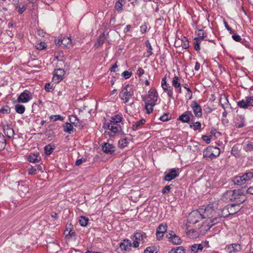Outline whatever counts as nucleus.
<instances>
[{"mask_svg": "<svg viewBox=\"0 0 253 253\" xmlns=\"http://www.w3.org/2000/svg\"><path fill=\"white\" fill-rule=\"evenodd\" d=\"M134 94V89L132 85L126 84L121 90L119 96L125 103L130 101Z\"/></svg>", "mask_w": 253, "mask_h": 253, "instance_id": "obj_1", "label": "nucleus"}, {"mask_svg": "<svg viewBox=\"0 0 253 253\" xmlns=\"http://www.w3.org/2000/svg\"><path fill=\"white\" fill-rule=\"evenodd\" d=\"M253 178V173L248 172L241 176H238L234 178L233 181L236 185H241Z\"/></svg>", "mask_w": 253, "mask_h": 253, "instance_id": "obj_2", "label": "nucleus"}, {"mask_svg": "<svg viewBox=\"0 0 253 253\" xmlns=\"http://www.w3.org/2000/svg\"><path fill=\"white\" fill-rule=\"evenodd\" d=\"M220 151L218 147L211 146L207 148L204 152V156L210 158L211 159L218 156Z\"/></svg>", "mask_w": 253, "mask_h": 253, "instance_id": "obj_3", "label": "nucleus"}, {"mask_svg": "<svg viewBox=\"0 0 253 253\" xmlns=\"http://www.w3.org/2000/svg\"><path fill=\"white\" fill-rule=\"evenodd\" d=\"M200 210L203 219L207 218V219H210L215 214V211L210 206H203L202 208H200Z\"/></svg>", "mask_w": 253, "mask_h": 253, "instance_id": "obj_4", "label": "nucleus"}, {"mask_svg": "<svg viewBox=\"0 0 253 253\" xmlns=\"http://www.w3.org/2000/svg\"><path fill=\"white\" fill-rule=\"evenodd\" d=\"M203 219L200 209L192 211L188 217V221L190 223L195 224Z\"/></svg>", "mask_w": 253, "mask_h": 253, "instance_id": "obj_5", "label": "nucleus"}, {"mask_svg": "<svg viewBox=\"0 0 253 253\" xmlns=\"http://www.w3.org/2000/svg\"><path fill=\"white\" fill-rule=\"evenodd\" d=\"M235 194L234 196V201L235 204L241 205L247 200V197L244 195L241 190H234Z\"/></svg>", "mask_w": 253, "mask_h": 253, "instance_id": "obj_6", "label": "nucleus"}, {"mask_svg": "<svg viewBox=\"0 0 253 253\" xmlns=\"http://www.w3.org/2000/svg\"><path fill=\"white\" fill-rule=\"evenodd\" d=\"M237 105L241 108L247 109L250 106H253V96H247L245 99L237 102Z\"/></svg>", "mask_w": 253, "mask_h": 253, "instance_id": "obj_7", "label": "nucleus"}, {"mask_svg": "<svg viewBox=\"0 0 253 253\" xmlns=\"http://www.w3.org/2000/svg\"><path fill=\"white\" fill-rule=\"evenodd\" d=\"M32 98V95L28 90H24L21 93L17 98V102L19 103H27Z\"/></svg>", "mask_w": 253, "mask_h": 253, "instance_id": "obj_8", "label": "nucleus"}, {"mask_svg": "<svg viewBox=\"0 0 253 253\" xmlns=\"http://www.w3.org/2000/svg\"><path fill=\"white\" fill-rule=\"evenodd\" d=\"M52 81L55 83H58L63 80L65 74V71L62 69L58 68L55 69Z\"/></svg>", "mask_w": 253, "mask_h": 253, "instance_id": "obj_9", "label": "nucleus"}, {"mask_svg": "<svg viewBox=\"0 0 253 253\" xmlns=\"http://www.w3.org/2000/svg\"><path fill=\"white\" fill-rule=\"evenodd\" d=\"M179 173V169L178 168L171 169L169 170V172L166 174L164 179L168 181H170L177 177Z\"/></svg>", "mask_w": 253, "mask_h": 253, "instance_id": "obj_10", "label": "nucleus"}, {"mask_svg": "<svg viewBox=\"0 0 253 253\" xmlns=\"http://www.w3.org/2000/svg\"><path fill=\"white\" fill-rule=\"evenodd\" d=\"M193 113L197 117H201L202 116V110L201 106L196 101H192L191 104Z\"/></svg>", "mask_w": 253, "mask_h": 253, "instance_id": "obj_11", "label": "nucleus"}, {"mask_svg": "<svg viewBox=\"0 0 253 253\" xmlns=\"http://www.w3.org/2000/svg\"><path fill=\"white\" fill-rule=\"evenodd\" d=\"M241 208L242 207L240 206V205L232 204L225 207V211L228 210L230 214H234L240 211Z\"/></svg>", "mask_w": 253, "mask_h": 253, "instance_id": "obj_12", "label": "nucleus"}, {"mask_svg": "<svg viewBox=\"0 0 253 253\" xmlns=\"http://www.w3.org/2000/svg\"><path fill=\"white\" fill-rule=\"evenodd\" d=\"M55 43L59 45H60L61 43L68 48L70 47L73 45L72 40L70 37H64L61 40H59L58 42L55 41Z\"/></svg>", "mask_w": 253, "mask_h": 253, "instance_id": "obj_13", "label": "nucleus"}, {"mask_svg": "<svg viewBox=\"0 0 253 253\" xmlns=\"http://www.w3.org/2000/svg\"><path fill=\"white\" fill-rule=\"evenodd\" d=\"M221 220L220 216H215L212 217L210 219H207L206 222L204 223L205 226L208 227V229H209L211 226H213L215 224L219 222Z\"/></svg>", "mask_w": 253, "mask_h": 253, "instance_id": "obj_14", "label": "nucleus"}, {"mask_svg": "<svg viewBox=\"0 0 253 253\" xmlns=\"http://www.w3.org/2000/svg\"><path fill=\"white\" fill-rule=\"evenodd\" d=\"M235 192L233 190H228L222 195V200L224 201L229 202L234 201Z\"/></svg>", "mask_w": 253, "mask_h": 253, "instance_id": "obj_15", "label": "nucleus"}, {"mask_svg": "<svg viewBox=\"0 0 253 253\" xmlns=\"http://www.w3.org/2000/svg\"><path fill=\"white\" fill-rule=\"evenodd\" d=\"M245 120L243 116L237 115L234 120L235 126L238 128L243 127L245 126Z\"/></svg>", "mask_w": 253, "mask_h": 253, "instance_id": "obj_16", "label": "nucleus"}, {"mask_svg": "<svg viewBox=\"0 0 253 253\" xmlns=\"http://www.w3.org/2000/svg\"><path fill=\"white\" fill-rule=\"evenodd\" d=\"M102 148L104 152L107 154H112L115 151V147L112 143H103Z\"/></svg>", "mask_w": 253, "mask_h": 253, "instance_id": "obj_17", "label": "nucleus"}, {"mask_svg": "<svg viewBox=\"0 0 253 253\" xmlns=\"http://www.w3.org/2000/svg\"><path fill=\"white\" fill-rule=\"evenodd\" d=\"M148 96L149 99L146 100V101H151L156 103L158 100V95L155 89H152L150 90L148 92Z\"/></svg>", "mask_w": 253, "mask_h": 253, "instance_id": "obj_18", "label": "nucleus"}, {"mask_svg": "<svg viewBox=\"0 0 253 253\" xmlns=\"http://www.w3.org/2000/svg\"><path fill=\"white\" fill-rule=\"evenodd\" d=\"M227 252L229 253H237L241 250V246L239 244H232L226 247Z\"/></svg>", "mask_w": 253, "mask_h": 253, "instance_id": "obj_19", "label": "nucleus"}, {"mask_svg": "<svg viewBox=\"0 0 253 253\" xmlns=\"http://www.w3.org/2000/svg\"><path fill=\"white\" fill-rule=\"evenodd\" d=\"M146 233L144 232H136L134 234L135 240L142 244L145 242V239L146 238Z\"/></svg>", "mask_w": 253, "mask_h": 253, "instance_id": "obj_20", "label": "nucleus"}, {"mask_svg": "<svg viewBox=\"0 0 253 253\" xmlns=\"http://www.w3.org/2000/svg\"><path fill=\"white\" fill-rule=\"evenodd\" d=\"M29 162L31 163H36L41 161V158L39 156V153L36 152L30 155L28 158Z\"/></svg>", "mask_w": 253, "mask_h": 253, "instance_id": "obj_21", "label": "nucleus"}, {"mask_svg": "<svg viewBox=\"0 0 253 253\" xmlns=\"http://www.w3.org/2000/svg\"><path fill=\"white\" fill-rule=\"evenodd\" d=\"M190 115H192L191 112L187 111L179 116L178 120L181 121L183 123H188L190 121Z\"/></svg>", "mask_w": 253, "mask_h": 253, "instance_id": "obj_22", "label": "nucleus"}, {"mask_svg": "<svg viewBox=\"0 0 253 253\" xmlns=\"http://www.w3.org/2000/svg\"><path fill=\"white\" fill-rule=\"evenodd\" d=\"M131 246V242L128 239H125L120 243V248L122 251H126Z\"/></svg>", "mask_w": 253, "mask_h": 253, "instance_id": "obj_23", "label": "nucleus"}, {"mask_svg": "<svg viewBox=\"0 0 253 253\" xmlns=\"http://www.w3.org/2000/svg\"><path fill=\"white\" fill-rule=\"evenodd\" d=\"M145 108L146 110L147 113L148 114L152 113L153 111V107L156 104V103L145 101Z\"/></svg>", "mask_w": 253, "mask_h": 253, "instance_id": "obj_24", "label": "nucleus"}, {"mask_svg": "<svg viewBox=\"0 0 253 253\" xmlns=\"http://www.w3.org/2000/svg\"><path fill=\"white\" fill-rule=\"evenodd\" d=\"M108 128L112 132L116 133L119 131V125L117 124L110 123L108 125Z\"/></svg>", "mask_w": 253, "mask_h": 253, "instance_id": "obj_25", "label": "nucleus"}, {"mask_svg": "<svg viewBox=\"0 0 253 253\" xmlns=\"http://www.w3.org/2000/svg\"><path fill=\"white\" fill-rule=\"evenodd\" d=\"M219 101L224 110H225V108L228 107V106L230 105L227 97L225 95L220 97Z\"/></svg>", "mask_w": 253, "mask_h": 253, "instance_id": "obj_26", "label": "nucleus"}, {"mask_svg": "<svg viewBox=\"0 0 253 253\" xmlns=\"http://www.w3.org/2000/svg\"><path fill=\"white\" fill-rule=\"evenodd\" d=\"M75 129L74 128L72 125L70 123H67L63 126V130L69 133H71L74 132Z\"/></svg>", "mask_w": 253, "mask_h": 253, "instance_id": "obj_27", "label": "nucleus"}, {"mask_svg": "<svg viewBox=\"0 0 253 253\" xmlns=\"http://www.w3.org/2000/svg\"><path fill=\"white\" fill-rule=\"evenodd\" d=\"M54 149H55V146L54 145H51V144H49L44 147V153L46 155H49L53 151Z\"/></svg>", "mask_w": 253, "mask_h": 253, "instance_id": "obj_28", "label": "nucleus"}, {"mask_svg": "<svg viewBox=\"0 0 253 253\" xmlns=\"http://www.w3.org/2000/svg\"><path fill=\"white\" fill-rule=\"evenodd\" d=\"M105 40V35L104 34H102L97 39L96 42L95 43L94 46L96 47H99L101 46L103 43L104 42Z\"/></svg>", "mask_w": 253, "mask_h": 253, "instance_id": "obj_29", "label": "nucleus"}, {"mask_svg": "<svg viewBox=\"0 0 253 253\" xmlns=\"http://www.w3.org/2000/svg\"><path fill=\"white\" fill-rule=\"evenodd\" d=\"M146 46L147 48V52L146 53V56L147 57H150L153 54L152 47L149 41H147L145 42Z\"/></svg>", "mask_w": 253, "mask_h": 253, "instance_id": "obj_30", "label": "nucleus"}, {"mask_svg": "<svg viewBox=\"0 0 253 253\" xmlns=\"http://www.w3.org/2000/svg\"><path fill=\"white\" fill-rule=\"evenodd\" d=\"M169 253H185V250L183 247H177L171 249Z\"/></svg>", "mask_w": 253, "mask_h": 253, "instance_id": "obj_31", "label": "nucleus"}, {"mask_svg": "<svg viewBox=\"0 0 253 253\" xmlns=\"http://www.w3.org/2000/svg\"><path fill=\"white\" fill-rule=\"evenodd\" d=\"M172 84L175 88L179 87L181 85L179 81V79L177 76H174V77L173 78L172 81Z\"/></svg>", "mask_w": 253, "mask_h": 253, "instance_id": "obj_32", "label": "nucleus"}, {"mask_svg": "<svg viewBox=\"0 0 253 253\" xmlns=\"http://www.w3.org/2000/svg\"><path fill=\"white\" fill-rule=\"evenodd\" d=\"M15 109L16 112L20 114L24 113L25 111V108L24 106L20 104H16L15 106Z\"/></svg>", "mask_w": 253, "mask_h": 253, "instance_id": "obj_33", "label": "nucleus"}, {"mask_svg": "<svg viewBox=\"0 0 253 253\" xmlns=\"http://www.w3.org/2000/svg\"><path fill=\"white\" fill-rule=\"evenodd\" d=\"M170 241L175 245H179L181 243V240L179 237L176 236L175 234H173V236L170 239Z\"/></svg>", "mask_w": 253, "mask_h": 253, "instance_id": "obj_34", "label": "nucleus"}, {"mask_svg": "<svg viewBox=\"0 0 253 253\" xmlns=\"http://www.w3.org/2000/svg\"><path fill=\"white\" fill-rule=\"evenodd\" d=\"M145 123V120L142 119L140 120L139 121L135 122L132 125V128L133 129L136 130L140 126L144 124Z\"/></svg>", "mask_w": 253, "mask_h": 253, "instance_id": "obj_35", "label": "nucleus"}, {"mask_svg": "<svg viewBox=\"0 0 253 253\" xmlns=\"http://www.w3.org/2000/svg\"><path fill=\"white\" fill-rule=\"evenodd\" d=\"M88 218L85 216H81V219L79 220L80 224L82 226H86L87 225Z\"/></svg>", "mask_w": 253, "mask_h": 253, "instance_id": "obj_36", "label": "nucleus"}, {"mask_svg": "<svg viewBox=\"0 0 253 253\" xmlns=\"http://www.w3.org/2000/svg\"><path fill=\"white\" fill-rule=\"evenodd\" d=\"M167 226L166 224H161L157 228V231L165 233L167 231Z\"/></svg>", "mask_w": 253, "mask_h": 253, "instance_id": "obj_37", "label": "nucleus"}, {"mask_svg": "<svg viewBox=\"0 0 253 253\" xmlns=\"http://www.w3.org/2000/svg\"><path fill=\"white\" fill-rule=\"evenodd\" d=\"M182 86L184 88L187 90V92L186 96L188 97V99H191L192 97V91L186 84H182Z\"/></svg>", "mask_w": 253, "mask_h": 253, "instance_id": "obj_38", "label": "nucleus"}, {"mask_svg": "<svg viewBox=\"0 0 253 253\" xmlns=\"http://www.w3.org/2000/svg\"><path fill=\"white\" fill-rule=\"evenodd\" d=\"M201 40L198 39V38H195L194 39V48L196 50L198 51L200 49V43L201 42Z\"/></svg>", "mask_w": 253, "mask_h": 253, "instance_id": "obj_39", "label": "nucleus"}, {"mask_svg": "<svg viewBox=\"0 0 253 253\" xmlns=\"http://www.w3.org/2000/svg\"><path fill=\"white\" fill-rule=\"evenodd\" d=\"M161 84H162V87H163V88L164 90H168V88L170 87L169 86V84L167 83L166 77H164L163 78V79L162 80Z\"/></svg>", "mask_w": 253, "mask_h": 253, "instance_id": "obj_40", "label": "nucleus"}, {"mask_svg": "<svg viewBox=\"0 0 253 253\" xmlns=\"http://www.w3.org/2000/svg\"><path fill=\"white\" fill-rule=\"evenodd\" d=\"M123 5H124V4L123 2H121L120 0H119L117 2H116L115 7L117 11H121L123 10Z\"/></svg>", "mask_w": 253, "mask_h": 253, "instance_id": "obj_41", "label": "nucleus"}, {"mask_svg": "<svg viewBox=\"0 0 253 253\" xmlns=\"http://www.w3.org/2000/svg\"><path fill=\"white\" fill-rule=\"evenodd\" d=\"M181 46L183 48L187 49L189 47V42L186 37H184L181 41Z\"/></svg>", "mask_w": 253, "mask_h": 253, "instance_id": "obj_42", "label": "nucleus"}, {"mask_svg": "<svg viewBox=\"0 0 253 253\" xmlns=\"http://www.w3.org/2000/svg\"><path fill=\"white\" fill-rule=\"evenodd\" d=\"M191 128H193L195 130L200 129L201 127V124L199 122L193 123L190 125Z\"/></svg>", "mask_w": 253, "mask_h": 253, "instance_id": "obj_43", "label": "nucleus"}, {"mask_svg": "<svg viewBox=\"0 0 253 253\" xmlns=\"http://www.w3.org/2000/svg\"><path fill=\"white\" fill-rule=\"evenodd\" d=\"M121 117L120 116H116L115 117H112L110 123L118 124L121 121Z\"/></svg>", "mask_w": 253, "mask_h": 253, "instance_id": "obj_44", "label": "nucleus"}, {"mask_svg": "<svg viewBox=\"0 0 253 253\" xmlns=\"http://www.w3.org/2000/svg\"><path fill=\"white\" fill-rule=\"evenodd\" d=\"M50 118L51 120H52L53 122H55L59 120L63 121L64 118L59 115H56L51 116Z\"/></svg>", "mask_w": 253, "mask_h": 253, "instance_id": "obj_45", "label": "nucleus"}, {"mask_svg": "<svg viewBox=\"0 0 253 253\" xmlns=\"http://www.w3.org/2000/svg\"><path fill=\"white\" fill-rule=\"evenodd\" d=\"M28 171L29 174L31 175H34L36 174L37 172V169L35 167H34L32 166H31L28 169Z\"/></svg>", "mask_w": 253, "mask_h": 253, "instance_id": "obj_46", "label": "nucleus"}, {"mask_svg": "<svg viewBox=\"0 0 253 253\" xmlns=\"http://www.w3.org/2000/svg\"><path fill=\"white\" fill-rule=\"evenodd\" d=\"M205 33H204V31L200 30L198 32V37L196 38H198V39L202 41L204 38V37H205Z\"/></svg>", "mask_w": 253, "mask_h": 253, "instance_id": "obj_47", "label": "nucleus"}, {"mask_svg": "<svg viewBox=\"0 0 253 253\" xmlns=\"http://www.w3.org/2000/svg\"><path fill=\"white\" fill-rule=\"evenodd\" d=\"M144 253H157L154 247H147L144 251Z\"/></svg>", "mask_w": 253, "mask_h": 253, "instance_id": "obj_48", "label": "nucleus"}, {"mask_svg": "<svg viewBox=\"0 0 253 253\" xmlns=\"http://www.w3.org/2000/svg\"><path fill=\"white\" fill-rule=\"evenodd\" d=\"M36 47L37 49H39V50L43 49L46 47L45 43V42H41L38 43L36 45Z\"/></svg>", "mask_w": 253, "mask_h": 253, "instance_id": "obj_49", "label": "nucleus"}, {"mask_svg": "<svg viewBox=\"0 0 253 253\" xmlns=\"http://www.w3.org/2000/svg\"><path fill=\"white\" fill-rule=\"evenodd\" d=\"M70 121L71 123L73 124H77V123L76 121L79 122V120L77 118V117L75 115H72L70 117Z\"/></svg>", "mask_w": 253, "mask_h": 253, "instance_id": "obj_50", "label": "nucleus"}, {"mask_svg": "<svg viewBox=\"0 0 253 253\" xmlns=\"http://www.w3.org/2000/svg\"><path fill=\"white\" fill-rule=\"evenodd\" d=\"M44 88L46 91L50 92L53 90V85L50 83L46 84L44 86Z\"/></svg>", "mask_w": 253, "mask_h": 253, "instance_id": "obj_51", "label": "nucleus"}, {"mask_svg": "<svg viewBox=\"0 0 253 253\" xmlns=\"http://www.w3.org/2000/svg\"><path fill=\"white\" fill-rule=\"evenodd\" d=\"M244 149L246 151H251L253 150V145L252 143H247V145L244 146Z\"/></svg>", "mask_w": 253, "mask_h": 253, "instance_id": "obj_52", "label": "nucleus"}, {"mask_svg": "<svg viewBox=\"0 0 253 253\" xmlns=\"http://www.w3.org/2000/svg\"><path fill=\"white\" fill-rule=\"evenodd\" d=\"M229 215H230V214L229 213L228 210L225 211L224 207L221 211L220 217H225L228 216Z\"/></svg>", "mask_w": 253, "mask_h": 253, "instance_id": "obj_53", "label": "nucleus"}, {"mask_svg": "<svg viewBox=\"0 0 253 253\" xmlns=\"http://www.w3.org/2000/svg\"><path fill=\"white\" fill-rule=\"evenodd\" d=\"M131 75V73L127 71H125L123 72L122 73V76L126 79H128L129 78H130Z\"/></svg>", "mask_w": 253, "mask_h": 253, "instance_id": "obj_54", "label": "nucleus"}, {"mask_svg": "<svg viewBox=\"0 0 253 253\" xmlns=\"http://www.w3.org/2000/svg\"><path fill=\"white\" fill-rule=\"evenodd\" d=\"M232 39L236 42H241L242 39L238 35L234 34L232 36Z\"/></svg>", "mask_w": 253, "mask_h": 253, "instance_id": "obj_55", "label": "nucleus"}, {"mask_svg": "<svg viewBox=\"0 0 253 253\" xmlns=\"http://www.w3.org/2000/svg\"><path fill=\"white\" fill-rule=\"evenodd\" d=\"M170 189V185H167L163 188L162 192L163 194L168 193L169 192Z\"/></svg>", "mask_w": 253, "mask_h": 253, "instance_id": "obj_56", "label": "nucleus"}, {"mask_svg": "<svg viewBox=\"0 0 253 253\" xmlns=\"http://www.w3.org/2000/svg\"><path fill=\"white\" fill-rule=\"evenodd\" d=\"M160 119L163 122L167 121L169 120V116L168 114H165L164 115H163L162 116H161L160 117Z\"/></svg>", "mask_w": 253, "mask_h": 253, "instance_id": "obj_57", "label": "nucleus"}, {"mask_svg": "<svg viewBox=\"0 0 253 253\" xmlns=\"http://www.w3.org/2000/svg\"><path fill=\"white\" fill-rule=\"evenodd\" d=\"M86 161V160L83 158H82L81 159H78L76 162V165L79 166L81 164H82L83 162H84Z\"/></svg>", "mask_w": 253, "mask_h": 253, "instance_id": "obj_58", "label": "nucleus"}, {"mask_svg": "<svg viewBox=\"0 0 253 253\" xmlns=\"http://www.w3.org/2000/svg\"><path fill=\"white\" fill-rule=\"evenodd\" d=\"M137 75L138 76L140 77L142 76V75L144 73V70L142 68H139L137 69Z\"/></svg>", "mask_w": 253, "mask_h": 253, "instance_id": "obj_59", "label": "nucleus"}, {"mask_svg": "<svg viewBox=\"0 0 253 253\" xmlns=\"http://www.w3.org/2000/svg\"><path fill=\"white\" fill-rule=\"evenodd\" d=\"M164 234V233H161V232L156 231V236L158 240H160L162 239Z\"/></svg>", "mask_w": 253, "mask_h": 253, "instance_id": "obj_60", "label": "nucleus"}, {"mask_svg": "<svg viewBox=\"0 0 253 253\" xmlns=\"http://www.w3.org/2000/svg\"><path fill=\"white\" fill-rule=\"evenodd\" d=\"M191 251L194 253L198 252V250L197 248V244H194L191 246Z\"/></svg>", "mask_w": 253, "mask_h": 253, "instance_id": "obj_61", "label": "nucleus"}, {"mask_svg": "<svg viewBox=\"0 0 253 253\" xmlns=\"http://www.w3.org/2000/svg\"><path fill=\"white\" fill-rule=\"evenodd\" d=\"M224 24H225V26L226 27V28L227 29V30L230 32V34H233L234 32L233 31V30H232V29L229 27V26L227 24V22H224Z\"/></svg>", "mask_w": 253, "mask_h": 253, "instance_id": "obj_62", "label": "nucleus"}, {"mask_svg": "<svg viewBox=\"0 0 253 253\" xmlns=\"http://www.w3.org/2000/svg\"><path fill=\"white\" fill-rule=\"evenodd\" d=\"M166 91H167V93H168V96L171 98H173V91L171 89H168V90H166Z\"/></svg>", "mask_w": 253, "mask_h": 253, "instance_id": "obj_63", "label": "nucleus"}, {"mask_svg": "<svg viewBox=\"0 0 253 253\" xmlns=\"http://www.w3.org/2000/svg\"><path fill=\"white\" fill-rule=\"evenodd\" d=\"M140 29H141V32L142 33H145L146 32L147 26L145 25H142L140 27Z\"/></svg>", "mask_w": 253, "mask_h": 253, "instance_id": "obj_64", "label": "nucleus"}]
</instances>
